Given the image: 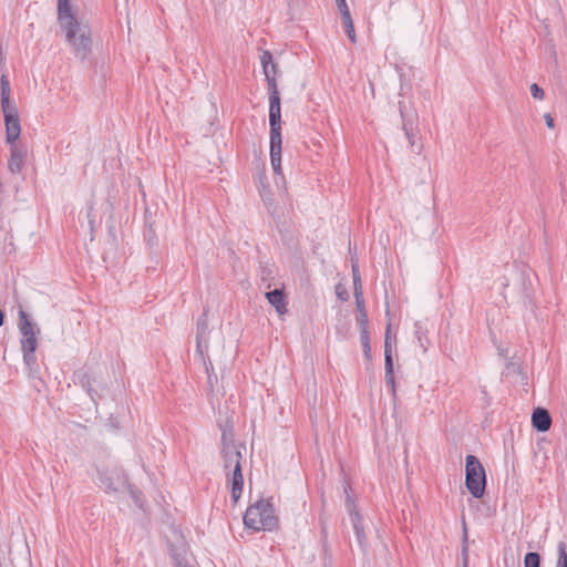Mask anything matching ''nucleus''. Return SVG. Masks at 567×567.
<instances>
[{
	"mask_svg": "<svg viewBox=\"0 0 567 567\" xmlns=\"http://www.w3.org/2000/svg\"><path fill=\"white\" fill-rule=\"evenodd\" d=\"M544 118H545L546 125H547L549 128H554V127H555L554 118H553V116H551L549 113H546V114L544 115Z\"/></svg>",
	"mask_w": 567,
	"mask_h": 567,
	"instance_id": "473e14b6",
	"label": "nucleus"
},
{
	"mask_svg": "<svg viewBox=\"0 0 567 567\" xmlns=\"http://www.w3.org/2000/svg\"><path fill=\"white\" fill-rule=\"evenodd\" d=\"M336 3L341 16L350 12L346 0H336Z\"/></svg>",
	"mask_w": 567,
	"mask_h": 567,
	"instance_id": "2f4dec72",
	"label": "nucleus"
},
{
	"mask_svg": "<svg viewBox=\"0 0 567 567\" xmlns=\"http://www.w3.org/2000/svg\"><path fill=\"white\" fill-rule=\"evenodd\" d=\"M244 524L255 532H272L278 527V517L270 499L260 498L248 506L244 515Z\"/></svg>",
	"mask_w": 567,
	"mask_h": 567,
	"instance_id": "7ed1b4c3",
	"label": "nucleus"
},
{
	"mask_svg": "<svg viewBox=\"0 0 567 567\" xmlns=\"http://www.w3.org/2000/svg\"><path fill=\"white\" fill-rule=\"evenodd\" d=\"M269 93L270 163L276 174H281V106L277 80L266 71Z\"/></svg>",
	"mask_w": 567,
	"mask_h": 567,
	"instance_id": "f03ea898",
	"label": "nucleus"
},
{
	"mask_svg": "<svg viewBox=\"0 0 567 567\" xmlns=\"http://www.w3.org/2000/svg\"><path fill=\"white\" fill-rule=\"evenodd\" d=\"M99 480L106 492H120L128 486L126 473L116 466L99 471Z\"/></svg>",
	"mask_w": 567,
	"mask_h": 567,
	"instance_id": "6e6552de",
	"label": "nucleus"
},
{
	"mask_svg": "<svg viewBox=\"0 0 567 567\" xmlns=\"http://www.w3.org/2000/svg\"><path fill=\"white\" fill-rule=\"evenodd\" d=\"M414 334L417 339L420 347L425 351L429 344V340L426 337V328L422 321L415 322Z\"/></svg>",
	"mask_w": 567,
	"mask_h": 567,
	"instance_id": "a211bd4d",
	"label": "nucleus"
},
{
	"mask_svg": "<svg viewBox=\"0 0 567 567\" xmlns=\"http://www.w3.org/2000/svg\"><path fill=\"white\" fill-rule=\"evenodd\" d=\"M465 485L475 498L483 497L486 487L485 468L475 455L465 458Z\"/></svg>",
	"mask_w": 567,
	"mask_h": 567,
	"instance_id": "39448f33",
	"label": "nucleus"
},
{
	"mask_svg": "<svg viewBox=\"0 0 567 567\" xmlns=\"http://www.w3.org/2000/svg\"><path fill=\"white\" fill-rule=\"evenodd\" d=\"M352 272H353V286H354V290L355 289H360V291H362V285H361V277H360V274H359V270H358V267L357 266H352Z\"/></svg>",
	"mask_w": 567,
	"mask_h": 567,
	"instance_id": "cd10ccee",
	"label": "nucleus"
},
{
	"mask_svg": "<svg viewBox=\"0 0 567 567\" xmlns=\"http://www.w3.org/2000/svg\"><path fill=\"white\" fill-rule=\"evenodd\" d=\"M347 507L350 515V520L353 527V532L357 538V542L361 549L365 550L368 548V537L364 532V527L362 524V517L357 508V505L351 501L350 497L347 499Z\"/></svg>",
	"mask_w": 567,
	"mask_h": 567,
	"instance_id": "1a4fd4ad",
	"label": "nucleus"
},
{
	"mask_svg": "<svg viewBox=\"0 0 567 567\" xmlns=\"http://www.w3.org/2000/svg\"><path fill=\"white\" fill-rule=\"evenodd\" d=\"M24 153L17 146H11V157L9 159V169L12 173H20L23 167Z\"/></svg>",
	"mask_w": 567,
	"mask_h": 567,
	"instance_id": "dca6fc26",
	"label": "nucleus"
},
{
	"mask_svg": "<svg viewBox=\"0 0 567 567\" xmlns=\"http://www.w3.org/2000/svg\"><path fill=\"white\" fill-rule=\"evenodd\" d=\"M130 488V493H131V496L132 498L134 499L135 504L138 506V507H142L143 504H142V499H141V496H142V493L136 491V489H133V487L128 484L127 486Z\"/></svg>",
	"mask_w": 567,
	"mask_h": 567,
	"instance_id": "c85d7f7f",
	"label": "nucleus"
},
{
	"mask_svg": "<svg viewBox=\"0 0 567 567\" xmlns=\"http://www.w3.org/2000/svg\"><path fill=\"white\" fill-rule=\"evenodd\" d=\"M400 115L402 118V130L409 141L411 151L420 154L422 145L417 142V115L413 110H408L404 103H399Z\"/></svg>",
	"mask_w": 567,
	"mask_h": 567,
	"instance_id": "423d86ee",
	"label": "nucleus"
},
{
	"mask_svg": "<svg viewBox=\"0 0 567 567\" xmlns=\"http://www.w3.org/2000/svg\"><path fill=\"white\" fill-rule=\"evenodd\" d=\"M87 392H89L90 396L92 398V400H94V396L92 394V389L91 388H87Z\"/></svg>",
	"mask_w": 567,
	"mask_h": 567,
	"instance_id": "c9c22d12",
	"label": "nucleus"
},
{
	"mask_svg": "<svg viewBox=\"0 0 567 567\" xmlns=\"http://www.w3.org/2000/svg\"><path fill=\"white\" fill-rule=\"evenodd\" d=\"M530 93L534 99L543 100L544 99V90L536 83L530 85Z\"/></svg>",
	"mask_w": 567,
	"mask_h": 567,
	"instance_id": "bb28decb",
	"label": "nucleus"
},
{
	"mask_svg": "<svg viewBox=\"0 0 567 567\" xmlns=\"http://www.w3.org/2000/svg\"><path fill=\"white\" fill-rule=\"evenodd\" d=\"M244 476L241 472V465H237V468H233L231 476V498L237 502L243 493Z\"/></svg>",
	"mask_w": 567,
	"mask_h": 567,
	"instance_id": "2eb2a0df",
	"label": "nucleus"
},
{
	"mask_svg": "<svg viewBox=\"0 0 567 567\" xmlns=\"http://www.w3.org/2000/svg\"><path fill=\"white\" fill-rule=\"evenodd\" d=\"M37 338H21V350L23 353V362L28 367L29 375L37 377V359L34 355L37 349Z\"/></svg>",
	"mask_w": 567,
	"mask_h": 567,
	"instance_id": "9b49d317",
	"label": "nucleus"
},
{
	"mask_svg": "<svg viewBox=\"0 0 567 567\" xmlns=\"http://www.w3.org/2000/svg\"><path fill=\"white\" fill-rule=\"evenodd\" d=\"M354 298H355V306H357L358 312L359 313L367 312L364 298H363V291H360V289H355Z\"/></svg>",
	"mask_w": 567,
	"mask_h": 567,
	"instance_id": "393cba45",
	"label": "nucleus"
},
{
	"mask_svg": "<svg viewBox=\"0 0 567 567\" xmlns=\"http://www.w3.org/2000/svg\"><path fill=\"white\" fill-rule=\"evenodd\" d=\"M1 109L3 112L4 124H6V141L9 144H13L20 136L21 125L16 105L10 102V82L6 74L1 75Z\"/></svg>",
	"mask_w": 567,
	"mask_h": 567,
	"instance_id": "20e7f679",
	"label": "nucleus"
},
{
	"mask_svg": "<svg viewBox=\"0 0 567 567\" xmlns=\"http://www.w3.org/2000/svg\"><path fill=\"white\" fill-rule=\"evenodd\" d=\"M207 351L204 352V354H206ZM204 361V364H205V369H206V372H207V375H208V383L212 384V374L214 372V368H213V363L210 362V360H208V362L206 361L205 359V355L200 357Z\"/></svg>",
	"mask_w": 567,
	"mask_h": 567,
	"instance_id": "c756f323",
	"label": "nucleus"
},
{
	"mask_svg": "<svg viewBox=\"0 0 567 567\" xmlns=\"http://www.w3.org/2000/svg\"><path fill=\"white\" fill-rule=\"evenodd\" d=\"M357 322L360 328V333H362L363 331H369V319L367 312L359 313Z\"/></svg>",
	"mask_w": 567,
	"mask_h": 567,
	"instance_id": "a878e982",
	"label": "nucleus"
},
{
	"mask_svg": "<svg viewBox=\"0 0 567 567\" xmlns=\"http://www.w3.org/2000/svg\"><path fill=\"white\" fill-rule=\"evenodd\" d=\"M3 320H4V313H3V311L0 309V327L3 324Z\"/></svg>",
	"mask_w": 567,
	"mask_h": 567,
	"instance_id": "f704fd0d",
	"label": "nucleus"
},
{
	"mask_svg": "<svg viewBox=\"0 0 567 567\" xmlns=\"http://www.w3.org/2000/svg\"><path fill=\"white\" fill-rule=\"evenodd\" d=\"M524 567H540V556L538 553L529 551L524 557Z\"/></svg>",
	"mask_w": 567,
	"mask_h": 567,
	"instance_id": "b1692460",
	"label": "nucleus"
},
{
	"mask_svg": "<svg viewBox=\"0 0 567 567\" xmlns=\"http://www.w3.org/2000/svg\"><path fill=\"white\" fill-rule=\"evenodd\" d=\"M208 311L205 310L197 319L196 323V352L203 357L208 350Z\"/></svg>",
	"mask_w": 567,
	"mask_h": 567,
	"instance_id": "9d476101",
	"label": "nucleus"
},
{
	"mask_svg": "<svg viewBox=\"0 0 567 567\" xmlns=\"http://www.w3.org/2000/svg\"><path fill=\"white\" fill-rule=\"evenodd\" d=\"M19 330L21 333V338H37V334L40 333V330L35 327V324L31 321L29 315L22 309H19Z\"/></svg>",
	"mask_w": 567,
	"mask_h": 567,
	"instance_id": "f8f14e48",
	"label": "nucleus"
},
{
	"mask_svg": "<svg viewBox=\"0 0 567 567\" xmlns=\"http://www.w3.org/2000/svg\"><path fill=\"white\" fill-rule=\"evenodd\" d=\"M245 450V445L236 443L233 440V435H228L226 432L223 433L221 454L225 471H228L231 467L237 468V465H241L243 451Z\"/></svg>",
	"mask_w": 567,
	"mask_h": 567,
	"instance_id": "0eeeda50",
	"label": "nucleus"
},
{
	"mask_svg": "<svg viewBox=\"0 0 567 567\" xmlns=\"http://www.w3.org/2000/svg\"><path fill=\"white\" fill-rule=\"evenodd\" d=\"M388 358H392V334H391V324L389 323L385 330L384 338V362H388Z\"/></svg>",
	"mask_w": 567,
	"mask_h": 567,
	"instance_id": "412c9836",
	"label": "nucleus"
},
{
	"mask_svg": "<svg viewBox=\"0 0 567 567\" xmlns=\"http://www.w3.org/2000/svg\"><path fill=\"white\" fill-rule=\"evenodd\" d=\"M342 24L352 43L357 42L354 25L350 12L341 16Z\"/></svg>",
	"mask_w": 567,
	"mask_h": 567,
	"instance_id": "aec40b11",
	"label": "nucleus"
},
{
	"mask_svg": "<svg viewBox=\"0 0 567 567\" xmlns=\"http://www.w3.org/2000/svg\"><path fill=\"white\" fill-rule=\"evenodd\" d=\"M462 553H463L464 558L466 559V556H467V527H466L465 522H463V547H462Z\"/></svg>",
	"mask_w": 567,
	"mask_h": 567,
	"instance_id": "7c9ffc66",
	"label": "nucleus"
},
{
	"mask_svg": "<svg viewBox=\"0 0 567 567\" xmlns=\"http://www.w3.org/2000/svg\"><path fill=\"white\" fill-rule=\"evenodd\" d=\"M557 553L556 567H567V545L564 542L558 543Z\"/></svg>",
	"mask_w": 567,
	"mask_h": 567,
	"instance_id": "4be33fe9",
	"label": "nucleus"
},
{
	"mask_svg": "<svg viewBox=\"0 0 567 567\" xmlns=\"http://www.w3.org/2000/svg\"><path fill=\"white\" fill-rule=\"evenodd\" d=\"M360 340L363 348V353L367 360H371V344H370V332L363 331L360 333Z\"/></svg>",
	"mask_w": 567,
	"mask_h": 567,
	"instance_id": "5701e85b",
	"label": "nucleus"
},
{
	"mask_svg": "<svg viewBox=\"0 0 567 567\" xmlns=\"http://www.w3.org/2000/svg\"><path fill=\"white\" fill-rule=\"evenodd\" d=\"M266 298L270 305L275 307L279 315L287 312V302L285 293L281 289H274L266 293Z\"/></svg>",
	"mask_w": 567,
	"mask_h": 567,
	"instance_id": "4468645a",
	"label": "nucleus"
},
{
	"mask_svg": "<svg viewBox=\"0 0 567 567\" xmlns=\"http://www.w3.org/2000/svg\"><path fill=\"white\" fill-rule=\"evenodd\" d=\"M337 295L339 298H341L342 300H347L348 298V293L346 291H338L337 290Z\"/></svg>",
	"mask_w": 567,
	"mask_h": 567,
	"instance_id": "72a5a7b5",
	"label": "nucleus"
},
{
	"mask_svg": "<svg viewBox=\"0 0 567 567\" xmlns=\"http://www.w3.org/2000/svg\"><path fill=\"white\" fill-rule=\"evenodd\" d=\"M532 425L538 432H546L550 429L551 416L544 408H536L532 414Z\"/></svg>",
	"mask_w": 567,
	"mask_h": 567,
	"instance_id": "ddd939ff",
	"label": "nucleus"
},
{
	"mask_svg": "<svg viewBox=\"0 0 567 567\" xmlns=\"http://www.w3.org/2000/svg\"><path fill=\"white\" fill-rule=\"evenodd\" d=\"M260 62L262 65L264 74L266 75V70L269 73V76L276 78L277 73V64L272 61V55L269 51H264L260 56Z\"/></svg>",
	"mask_w": 567,
	"mask_h": 567,
	"instance_id": "f3484780",
	"label": "nucleus"
},
{
	"mask_svg": "<svg viewBox=\"0 0 567 567\" xmlns=\"http://www.w3.org/2000/svg\"><path fill=\"white\" fill-rule=\"evenodd\" d=\"M58 20L75 56L85 60L92 47L91 31L87 25L78 21L71 0H58Z\"/></svg>",
	"mask_w": 567,
	"mask_h": 567,
	"instance_id": "f257e3e1",
	"label": "nucleus"
},
{
	"mask_svg": "<svg viewBox=\"0 0 567 567\" xmlns=\"http://www.w3.org/2000/svg\"><path fill=\"white\" fill-rule=\"evenodd\" d=\"M385 368V385L390 389L392 394H395V382H394V374H393V359L388 358V362H384Z\"/></svg>",
	"mask_w": 567,
	"mask_h": 567,
	"instance_id": "6ab92c4d",
	"label": "nucleus"
}]
</instances>
